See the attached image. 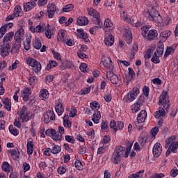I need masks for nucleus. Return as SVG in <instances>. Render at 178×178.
Wrapping results in <instances>:
<instances>
[{
	"label": "nucleus",
	"mask_w": 178,
	"mask_h": 178,
	"mask_svg": "<svg viewBox=\"0 0 178 178\" xmlns=\"http://www.w3.org/2000/svg\"><path fill=\"white\" fill-rule=\"evenodd\" d=\"M88 14L90 16H92L95 19H100L101 16L99 15V13L95 10L94 8H91L89 10Z\"/></svg>",
	"instance_id": "nucleus-20"
},
{
	"label": "nucleus",
	"mask_w": 178,
	"mask_h": 178,
	"mask_svg": "<svg viewBox=\"0 0 178 178\" xmlns=\"http://www.w3.org/2000/svg\"><path fill=\"white\" fill-rule=\"evenodd\" d=\"M49 93L48 92V90L47 89H43L42 91H40V97L43 98V99H47L48 97H49Z\"/></svg>",
	"instance_id": "nucleus-43"
},
{
	"label": "nucleus",
	"mask_w": 178,
	"mask_h": 178,
	"mask_svg": "<svg viewBox=\"0 0 178 178\" xmlns=\"http://www.w3.org/2000/svg\"><path fill=\"white\" fill-rule=\"evenodd\" d=\"M101 119V112L99 111H96L93 114V118H92V120L94 123L96 124H98L99 123V120Z\"/></svg>",
	"instance_id": "nucleus-19"
},
{
	"label": "nucleus",
	"mask_w": 178,
	"mask_h": 178,
	"mask_svg": "<svg viewBox=\"0 0 178 178\" xmlns=\"http://www.w3.org/2000/svg\"><path fill=\"white\" fill-rule=\"evenodd\" d=\"M33 148H34V144L32 141H29L27 143V153L28 155H31L33 154Z\"/></svg>",
	"instance_id": "nucleus-28"
},
{
	"label": "nucleus",
	"mask_w": 178,
	"mask_h": 178,
	"mask_svg": "<svg viewBox=\"0 0 178 178\" xmlns=\"http://www.w3.org/2000/svg\"><path fill=\"white\" fill-rule=\"evenodd\" d=\"M74 166L77 170H83V163L80 160H76L74 163Z\"/></svg>",
	"instance_id": "nucleus-44"
},
{
	"label": "nucleus",
	"mask_w": 178,
	"mask_h": 178,
	"mask_svg": "<svg viewBox=\"0 0 178 178\" xmlns=\"http://www.w3.org/2000/svg\"><path fill=\"white\" fill-rule=\"evenodd\" d=\"M162 154V145L156 143L153 147V155L155 158H158Z\"/></svg>",
	"instance_id": "nucleus-9"
},
{
	"label": "nucleus",
	"mask_w": 178,
	"mask_h": 178,
	"mask_svg": "<svg viewBox=\"0 0 178 178\" xmlns=\"http://www.w3.org/2000/svg\"><path fill=\"white\" fill-rule=\"evenodd\" d=\"M93 24H97V26H102V22H101L100 18H95V19L93 20Z\"/></svg>",
	"instance_id": "nucleus-63"
},
{
	"label": "nucleus",
	"mask_w": 178,
	"mask_h": 178,
	"mask_svg": "<svg viewBox=\"0 0 178 178\" xmlns=\"http://www.w3.org/2000/svg\"><path fill=\"white\" fill-rule=\"evenodd\" d=\"M3 104L4 105L5 109H7L9 112L12 109V106L10 105V99L9 98H6L3 101Z\"/></svg>",
	"instance_id": "nucleus-25"
},
{
	"label": "nucleus",
	"mask_w": 178,
	"mask_h": 178,
	"mask_svg": "<svg viewBox=\"0 0 178 178\" xmlns=\"http://www.w3.org/2000/svg\"><path fill=\"white\" fill-rule=\"evenodd\" d=\"M123 127H124V122L120 121L117 122V125L114 131L115 134H116L118 130H123Z\"/></svg>",
	"instance_id": "nucleus-29"
},
{
	"label": "nucleus",
	"mask_w": 178,
	"mask_h": 178,
	"mask_svg": "<svg viewBox=\"0 0 178 178\" xmlns=\"http://www.w3.org/2000/svg\"><path fill=\"white\" fill-rule=\"evenodd\" d=\"M138 51V44H134L132 46V53L131 54V59H134V55L136 54V52Z\"/></svg>",
	"instance_id": "nucleus-39"
},
{
	"label": "nucleus",
	"mask_w": 178,
	"mask_h": 178,
	"mask_svg": "<svg viewBox=\"0 0 178 178\" xmlns=\"http://www.w3.org/2000/svg\"><path fill=\"white\" fill-rule=\"evenodd\" d=\"M76 23L78 26H87L88 24V19L86 17H79L77 18Z\"/></svg>",
	"instance_id": "nucleus-15"
},
{
	"label": "nucleus",
	"mask_w": 178,
	"mask_h": 178,
	"mask_svg": "<svg viewBox=\"0 0 178 178\" xmlns=\"http://www.w3.org/2000/svg\"><path fill=\"white\" fill-rule=\"evenodd\" d=\"M175 52V49L172 47H168L165 51V53L164 54L165 58H168L169 55H171V54H173Z\"/></svg>",
	"instance_id": "nucleus-34"
},
{
	"label": "nucleus",
	"mask_w": 178,
	"mask_h": 178,
	"mask_svg": "<svg viewBox=\"0 0 178 178\" xmlns=\"http://www.w3.org/2000/svg\"><path fill=\"white\" fill-rule=\"evenodd\" d=\"M13 35H15L13 32H9L7 33L3 38V42H8V41H10L11 38H13Z\"/></svg>",
	"instance_id": "nucleus-30"
},
{
	"label": "nucleus",
	"mask_w": 178,
	"mask_h": 178,
	"mask_svg": "<svg viewBox=\"0 0 178 178\" xmlns=\"http://www.w3.org/2000/svg\"><path fill=\"white\" fill-rule=\"evenodd\" d=\"M101 63L106 67V69H108L110 72H112L113 69V63H112V60L110 58V57H105L104 58H102Z\"/></svg>",
	"instance_id": "nucleus-6"
},
{
	"label": "nucleus",
	"mask_w": 178,
	"mask_h": 178,
	"mask_svg": "<svg viewBox=\"0 0 178 178\" xmlns=\"http://www.w3.org/2000/svg\"><path fill=\"white\" fill-rule=\"evenodd\" d=\"M161 116H165V108L162 107L159 108V111L154 113V117L156 119H159Z\"/></svg>",
	"instance_id": "nucleus-21"
},
{
	"label": "nucleus",
	"mask_w": 178,
	"mask_h": 178,
	"mask_svg": "<svg viewBox=\"0 0 178 178\" xmlns=\"http://www.w3.org/2000/svg\"><path fill=\"white\" fill-rule=\"evenodd\" d=\"M42 45V44H41V40H40L36 39L35 40V42L33 44V47H34V48H35V49H40Z\"/></svg>",
	"instance_id": "nucleus-49"
},
{
	"label": "nucleus",
	"mask_w": 178,
	"mask_h": 178,
	"mask_svg": "<svg viewBox=\"0 0 178 178\" xmlns=\"http://www.w3.org/2000/svg\"><path fill=\"white\" fill-rule=\"evenodd\" d=\"M158 37V32L156 30H150L147 34V40L150 41L151 40H155Z\"/></svg>",
	"instance_id": "nucleus-17"
},
{
	"label": "nucleus",
	"mask_w": 178,
	"mask_h": 178,
	"mask_svg": "<svg viewBox=\"0 0 178 178\" xmlns=\"http://www.w3.org/2000/svg\"><path fill=\"white\" fill-rule=\"evenodd\" d=\"M1 47V56H2V58H6V56H8V55H9V53L10 52V44H9V43H6L3 44Z\"/></svg>",
	"instance_id": "nucleus-5"
},
{
	"label": "nucleus",
	"mask_w": 178,
	"mask_h": 178,
	"mask_svg": "<svg viewBox=\"0 0 178 178\" xmlns=\"http://www.w3.org/2000/svg\"><path fill=\"white\" fill-rule=\"evenodd\" d=\"M33 67L35 73H40V72H41L42 67L40 62L38 61V63H35Z\"/></svg>",
	"instance_id": "nucleus-42"
},
{
	"label": "nucleus",
	"mask_w": 178,
	"mask_h": 178,
	"mask_svg": "<svg viewBox=\"0 0 178 178\" xmlns=\"http://www.w3.org/2000/svg\"><path fill=\"white\" fill-rule=\"evenodd\" d=\"M140 94V90L137 88H134L129 93L127 94V97L126 99H124V101L126 102H131V101H134L136 99V96Z\"/></svg>",
	"instance_id": "nucleus-4"
},
{
	"label": "nucleus",
	"mask_w": 178,
	"mask_h": 178,
	"mask_svg": "<svg viewBox=\"0 0 178 178\" xmlns=\"http://www.w3.org/2000/svg\"><path fill=\"white\" fill-rule=\"evenodd\" d=\"M147 119V111L142 110L137 117L138 123H143Z\"/></svg>",
	"instance_id": "nucleus-12"
},
{
	"label": "nucleus",
	"mask_w": 178,
	"mask_h": 178,
	"mask_svg": "<svg viewBox=\"0 0 178 178\" xmlns=\"http://www.w3.org/2000/svg\"><path fill=\"white\" fill-rule=\"evenodd\" d=\"M2 169L4 172H10V165L9 163L4 161L2 164Z\"/></svg>",
	"instance_id": "nucleus-32"
},
{
	"label": "nucleus",
	"mask_w": 178,
	"mask_h": 178,
	"mask_svg": "<svg viewBox=\"0 0 178 178\" xmlns=\"http://www.w3.org/2000/svg\"><path fill=\"white\" fill-rule=\"evenodd\" d=\"M169 148L171 149V152H174V154H176V152H177V151L178 149V141L177 142H172Z\"/></svg>",
	"instance_id": "nucleus-27"
},
{
	"label": "nucleus",
	"mask_w": 178,
	"mask_h": 178,
	"mask_svg": "<svg viewBox=\"0 0 178 178\" xmlns=\"http://www.w3.org/2000/svg\"><path fill=\"white\" fill-rule=\"evenodd\" d=\"M57 170L59 175H64V173H66V168L65 167H59Z\"/></svg>",
	"instance_id": "nucleus-61"
},
{
	"label": "nucleus",
	"mask_w": 178,
	"mask_h": 178,
	"mask_svg": "<svg viewBox=\"0 0 178 178\" xmlns=\"http://www.w3.org/2000/svg\"><path fill=\"white\" fill-rule=\"evenodd\" d=\"M26 63H28L29 66L33 67L35 63H38V61H37V60L34 58H28L26 60Z\"/></svg>",
	"instance_id": "nucleus-45"
},
{
	"label": "nucleus",
	"mask_w": 178,
	"mask_h": 178,
	"mask_svg": "<svg viewBox=\"0 0 178 178\" xmlns=\"http://www.w3.org/2000/svg\"><path fill=\"white\" fill-rule=\"evenodd\" d=\"M166 95H168V92H163L159 97V105H162V102L166 99Z\"/></svg>",
	"instance_id": "nucleus-37"
},
{
	"label": "nucleus",
	"mask_w": 178,
	"mask_h": 178,
	"mask_svg": "<svg viewBox=\"0 0 178 178\" xmlns=\"http://www.w3.org/2000/svg\"><path fill=\"white\" fill-rule=\"evenodd\" d=\"M163 47L164 45L163 42H159L157 43L156 52L159 56H162V55H163V49H164Z\"/></svg>",
	"instance_id": "nucleus-16"
},
{
	"label": "nucleus",
	"mask_w": 178,
	"mask_h": 178,
	"mask_svg": "<svg viewBox=\"0 0 178 178\" xmlns=\"http://www.w3.org/2000/svg\"><path fill=\"white\" fill-rule=\"evenodd\" d=\"M51 52L55 59H56L57 60H62V58H60V54H59V53L56 52L55 50H52Z\"/></svg>",
	"instance_id": "nucleus-56"
},
{
	"label": "nucleus",
	"mask_w": 178,
	"mask_h": 178,
	"mask_svg": "<svg viewBox=\"0 0 178 178\" xmlns=\"http://www.w3.org/2000/svg\"><path fill=\"white\" fill-rule=\"evenodd\" d=\"M29 83L31 86H33V84H35V83H37V76H31L29 79Z\"/></svg>",
	"instance_id": "nucleus-62"
},
{
	"label": "nucleus",
	"mask_w": 178,
	"mask_h": 178,
	"mask_svg": "<svg viewBox=\"0 0 178 178\" xmlns=\"http://www.w3.org/2000/svg\"><path fill=\"white\" fill-rule=\"evenodd\" d=\"M8 152L10 153L11 156H13V159L14 161H16L17 159H19V158H20V156L17 155V152L15 149L10 150V151H8Z\"/></svg>",
	"instance_id": "nucleus-40"
},
{
	"label": "nucleus",
	"mask_w": 178,
	"mask_h": 178,
	"mask_svg": "<svg viewBox=\"0 0 178 178\" xmlns=\"http://www.w3.org/2000/svg\"><path fill=\"white\" fill-rule=\"evenodd\" d=\"M65 141L70 143L71 144H74L76 140L72 136L67 135L65 136Z\"/></svg>",
	"instance_id": "nucleus-48"
},
{
	"label": "nucleus",
	"mask_w": 178,
	"mask_h": 178,
	"mask_svg": "<svg viewBox=\"0 0 178 178\" xmlns=\"http://www.w3.org/2000/svg\"><path fill=\"white\" fill-rule=\"evenodd\" d=\"M165 177V175H163V173H154L149 178H163Z\"/></svg>",
	"instance_id": "nucleus-58"
},
{
	"label": "nucleus",
	"mask_w": 178,
	"mask_h": 178,
	"mask_svg": "<svg viewBox=\"0 0 178 178\" xmlns=\"http://www.w3.org/2000/svg\"><path fill=\"white\" fill-rule=\"evenodd\" d=\"M57 65H58V63H56V61H54L51 60L49 61V64L47 65V70H51L53 67H55Z\"/></svg>",
	"instance_id": "nucleus-33"
},
{
	"label": "nucleus",
	"mask_w": 178,
	"mask_h": 178,
	"mask_svg": "<svg viewBox=\"0 0 178 178\" xmlns=\"http://www.w3.org/2000/svg\"><path fill=\"white\" fill-rule=\"evenodd\" d=\"M104 42L107 47H112L115 42V38L113 35H109L107 38H105Z\"/></svg>",
	"instance_id": "nucleus-13"
},
{
	"label": "nucleus",
	"mask_w": 178,
	"mask_h": 178,
	"mask_svg": "<svg viewBox=\"0 0 178 178\" xmlns=\"http://www.w3.org/2000/svg\"><path fill=\"white\" fill-rule=\"evenodd\" d=\"M152 62L153 63H159L161 60H159V56L156 55V52H154L152 58H151Z\"/></svg>",
	"instance_id": "nucleus-41"
},
{
	"label": "nucleus",
	"mask_w": 178,
	"mask_h": 178,
	"mask_svg": "<svg viewBox=\"0 0 178 178\" xmlns=\"http://www.w3.org/2000/svg\"><path fill=\"white\" fill-rule=\"evenodd\" d=\"M20 48H22V44H13L10 54H12V55L14 54H19V52H20Z\"/></svg>",
	"instance_id": "nucleus-14"
},
{
	"label": "nucleus",
	"mask_w": 178,
	"mask_h": 178,
	"mask_svg": "<svg viewBox=\"0 0 178 178\" xmlns=\"http://www.w3.org/2000/svg\"><path fill=\"white\" fill-rule=\"evenodd\" d=\"M13 27V23H8L0 28V38H2L3 35H5V33H6L7 29H12Z\"/></svg>",
	"instance_id": "nucleus-11"
},
{
	"label": "nucleus",
	"mask_w": 178,
	"mask_h": 178,
	"mask_svg": "<svg viewBox=\"0 0 178 178\" xmlns=\"http://www.w3.org/2000/svg\"><path fill=\"white\" fill-rule=\"evenodd\" d=\"M125 147L118 146L115 147V151L113 152L111 161L115 165H119L120 163L121 159L123 156L128 158L129 154L131 150V147H133V143L130 141H125Z\"/></svg>",
	"instance_id": "nucleus-1"
},
{
	"label": "nucleus",
	"mask_w": 178,
	"mask_h": 178,
	"mask_svg": "<svg viewBox=\"0 0 178 178\" xmlns=\"http://www.w3.org/2000/svg\"><path fill=\"white\" fill-rule=\"evenodd\" d=\"M74 9V6L73 4H68L63 8V12H72Z\"/></svg>",
	"instance_id": "nucleus-35"
},
{
	"label": "nucleus",
	"mask_w": 178,
	"mask_h": 178,
	"mask_svg": "<svg viewBox=\"0 0 178 178\" xmlns=\"http://www.w3.org/2000/svg\"><path fill=\"white\" fill-rule=\"evenodd\" d=\"M33 8H35V5H33L31 1L24 3V12H29V10H31Z\"/></svg>",
	"instance_id": "nucleus-23"
},
{
	"label": "nucleus",
	"mask_w": 178,
	"mask_h": 178,
	"mask_svg": "<svg viewBox=\"0 0 178 178\" xmlns=\"http://www.w3.org/2000/svg\"><path fill=\"white\" fill-rule=\"evenodd\" d=\"M72 111H70V118H74L77 115V109L76 108L73 107L72 108Z\"/></svg>",
	"instance_id": "nucleus-59"
},
{
	"label": "nucleus",
	"mask_w": 178,
	"mask_h": 178,
	"mask_svg": "<svg viewBox=\"0 0 178 178\" xmlns=\"http://www.w3.org/2000/svg\"><path fill=\"white\" fill-rule=\"evenodd\" d=\"M67 32L65 30H60L58 31V36H57V41L58 42H65L67 41Z\"/></svg>",
	"instance_id": "nucleus-8"
},
{
	"label": "nucleus",
	"mask_w": 178,
	"mask_h": 178,
	"mask_svg": "<svg viewBox=\"0 0 178 178\" xmlns=\"http://www.w3.org/2000/svg\"><path fill=\"white\" fill-rule=\"evenodd\" d=\"M104 26L106 29H108V31L113 30V23L111 21V19L107 18L104 22Z\"/></svg>",
	"instance_id": "nucleus-22"
},
{
	"label": "nucleus",
	"mask_w": 178,
	"mask_h": 178,
	"mask_svg": "<svg viewBox=\"0 0 178 178\" xmlns=\"http://www.w3.org/2000/svg\"><path fill=\"white\" fill-rule=\"evenodd\" d=\"M55 108H56V112L58 113V115H59V116H60V115H62V113L65 112V108H63V104L60 102H58L56 105Z\"/></svg>",
	"instance_id": "nucleus-18"
},
{
	"label": "nucleus",
	"mask_w": 178,
	"mask_h": 178,
	"mask_svg": "<svg viewBox=\"0 0 178 178\" xmlns=\"http://www.w3.org/2000/svg\"><path fill=\"white\" fill-rule=\"evenodd\" d=\"M53 145H54L52 148V149L51 150V154H59V152H60L61 151V148L60 146H58L55 144H53Z\"/></svg>",
	"instance_id": "nucleus-36"
},
{
	"label": "nucleus",
	"mask_w": 178,
	"mask_h": 178,
	"mask_svg": "<svg viewBox=\"0 0 178 178\" xmlns=\"http://www.w3.org/2000/svg\"><path fill=\"white\" fill-rule=\"evenodd\" d=\"M73 67V63H72V62L70 61H65L64 63V67L65 69H70V67Z\"/></svg>",
	"instance_id": "nucleus-60"
},
{
	"label": "nucleus",
	"mask_w": 178,
	"mask_h": 178,
	"mask_svg": "<svg viewBox=\"0 0 178 178\" xmlns=\"http://www.w3.org/2000/svg\"><path fill=\"white\" fill-rule=\"evenodd\" d=\"M163 106L164 109H165L166 112H168L169 109H170V103L169 100H165L164 103H163Z\"/></svg>",
	"instance_id": "nucleus-53"
},
{
	"label": "nucleus",
	"mask_w": 178,
	"mask_h": 178,
	"mask_svg": "<svg viewBox=\"0 0 178 178\" xmlns=\"http://www.w3.org/2000/svg\"><path fill=\"white\" fill-rule=\"evenodd\" d=\"M56 134V130L54 129H48L45 131L46 136H48L49 137H52L53 134Z\"/></svg>",
	"instance_id": "nucleus-47"
},
{
	"label": "nucleus",
	"mask_w": 178,
	"mask_h": 178,
	"mask_svg": "<svg viewBox=\"0 0 178 178\" xmlns=\"http://www.w3.org/2000/svg\"><path fill=\"white\" fill-rule=\"evenodd\" d=\"M140 108L141 107L135 103L131 106L132 113H137L140 111Z\"/></svg>",
	"instance_id": "nucleus-50"
},
{
	"label": "nucleus",
	"mask_w": 178,
	"mask_h": 178,
	"mask_svg": "<svg viewBox=\"0 0 178 178\" xmlns=\"http://www.w3.org/2000/svg\"><path fill=\"white\" fill-rule=\"evenodd\" d=\"M159 131V129L158 127H155L151 129V134L153 137H155L156 134H158V132Z\"/></svg>",
	"instance_id": "nucleus-55"
},
{
	"label": "nucleus",
	"mask_w": 178,
	"mask_h": 178,
	"mask_svg": "<svg viewBox=\"0 0 178 178\" xmlns=\"http://www.w3.org/2000/svg\"><path fill=\"white\" fill-rule=\"evenodd\" d=\"M51 120H55V113L54 111H47L44 115V122L46 124H48Z\"/></svg>",
	"instance_id": "nucleus-10"
},
{
	"label": "nucleus",
	"mask_w": 178,
	"mask_h": 178,
	"mask_svg": "<svg viewBox=\"0 0 178 178\" xmlns=\"http://www.w3.org/2000/svg\"><path fill=\"white\" fill-rule=\"evenodd\" d=\"M63 124L64 127H67L68 129H70L72 127V122L69 121V115H65L63 117Z\"/></svg>",
	"instance_id": "nucleus-26"
},
{
	"label": "nucleus",
	"mask_w": 178,
	"mask_h": 178,
	"mask_svg": "<svg viewBox=\"0 0 178 178\" xmlns=\"http://www.w3.org/2000/svg\"><path fill=\"white\" fill-rule=\"evenodd\" d=\"M9 131L11 133V134H13V136H17L19 134V131H17V129L14 128L13 125L9 126Z\"/></svg>",
	"instance_id": "nucleus-46"
},
{
	"label": "nucleus",
	"mask_w": 178,
	"mask_h": 178,
	"mask_svg": "<svg viewBox=\"0 0 178 178\" xmlns=\"http://www.w3.org/2000/svg\"><path fill=\"white\" fill-rule=\"evenodd\" d=\"M19 119H22V123H26V122H29V120L31 119V116L29 118V115L24 113V115H22V116Z\"/></svg>",
	"instance_id": "nucleus-51"
},
{
	"label": "nucleus",
	"mask_w": 178,
	"mask_h": 178,
	"mask_svg": "<svg viewBox=\"0 0 178 178\" xmlns=\"http://www.w3.org/2000/svg\"><path fill=\"white\" fill-rule=\"evenodd\" d=\"M90 108L93 111H98V108H99V104H98L97 102H93L90 103Z\"/></svg>",
	"instance_id": "nucleus-52"
},
{
	"label": "nucleus",
	"mask_w": 178,
	"mask_h": 178,
	"mask_svg": "<svg viewBox=\"0 0 178 178\" xmlns=\"http://www.w3.org/2000/svg\"><path fill=\"white\" fill-rule=\"evenodd\" d=\"M106 77L108 80H110L112 84H120V83H122V79L112 71L106 72Z\"/></svg>",
	"instance_id": "nucleus-3"
},
{
	"label": "nucleus",
	"mask_w": 178,
	"mask_h": 178,
	"mask_svg": "<svg viewBox=\"0 0 178 178\" xmlns=\"http://www.w3.org/2000/svg\"><path fill=\"white\" fill-rule=\"evenodd\" d=\"M109 126L108 125V122L103 121L102 122L101 129L102 131H105L106 129H108Z\"/></svg>",
	"instance_id": "nucleus-57"
},
{
	"label": "nucleus",
	"mask_w": 178,
	"mask_h": 178,
	"mask_svg": "<svg viewBox=\"0 0 178 178\" xmlns=\"http://www.w3.org/2000/svg\"><path fill=\"white\" fill-rule=\"evenodd\" d=\"M178 175V170H172L170 171V176L172 177H176V176H177Z\"/></svg>",
	"instance_id": "nucleus-64"
},
{
	"label": "nucleus",
	"mask_w": 178,
	"mask_h": 178,
	"mask_svg": "<svg viewBox=\"0 0 178 178\" xmlns=\"http://www.w3.org/2000/svg\"><path fill=\"white\" fill-rule=\"evenodd\" d=\"M55 12H56V6L54 3H49L47 5V16L49 19H52L55 16Z\"/></svg>",
	"instance_id": "nucleus-7"
},
{
	"label": "nucleus",
	"mask_w": 178,
	"mask_h": 178,
	"mask_svg": "<svg viewBox=\"0 0 178 178\" xmlns=\"http://www.w3.org/2000/svg\"><path fill=\"white\" fill-rule=\"evenodd\" d=\"M143 15L145 17L149 19V20H154L156 23H162L163 22L162 17H161L158 10L153 7L149 11H145Z\"/></svg>",
	"instance_id": "nucleus-2"
},
{
	"label": "nucleus",
	"mask_w": 178,
	"mask_h": 178,
	"mask_svg": "<svg viewBox=\"0 0 178 178\" xmlns=\"http://www.w3.org/2000/svg\"><path fill=\"white\" fill-rule=\"evenodd\" d=\"M51 138L54 140V141H61L62 140V134H58L56 131V134H53Z\"/></svg>",
	"instance_id": "nucleus-38"
},
{
	"label": "nucleus",
	"mask_w": 178,
	"mask_h": 178,
	"mask_svg": "<svg viewBox=\"0 0 178 178\" xmlns=\"http://www.w3.org/2000/svg\"><path fill=\"white\" fill-rule=\"evenodd\" d=\"M87 67H88V65L86 63H81L80 67H79V69L80 70H81L82 72H88V69H87Z\"/></svg>",
	"instance_id": "nucleus-54"
},
{
	"label": "nucleus",
	"mask_w": 178,
	"mask_h": 178,
	"mask_svg": "<svg viewBox=\"0 0 178 178\" xmlns=\"http://www.w3.org/2000/svg\"><path fill=\"white\" fill-rule=\"evenodd\" d=\"M30 44H31V36H26V41L24 43V48L26 51L30 50Z\"/></svg>",
	"instance_id": "nucleus-24"
},
{
	"label": "nucleus",
	"mask_w": 178,
	"mask_h": 178,
	"mask_svg": "<svg viewBox=\"0 0 178 178\" xmlns=\"http://www.w3.org/2000/svg\"><path fill=\"white\" fill-rule=\"evenodd\" d=\"M171 35L172 32L170 31H165L162 32L160 35L162 37V38H164V40H168Z\"/></svg>",
	"instance_id": "nucleus-31"
}]
</instances>
